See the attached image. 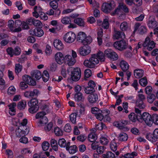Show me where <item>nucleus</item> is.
<instances>
[{"instance_id":"obj_1","label":"nucleus","mask_w":158,"mask_h":158,"mask_svg":"<svg viewBox=\"0 0 158 158\" xmlns=\"http://www.w3.org/2000/svg\"><path fill=\"white\" fill-rule=\"evenodd\" d=\"M71 71V78L74 81H77L80 79L81 77V70L79 68L77 67L74 68L69 67L67 69V71Z\"/></svg>"},{"instance_id":"obj_2","label":"nucleus","mask_w":158,"mask_h":158,"mask_svg":"<svg viewBox=\"0 0 158 158\" xmlns=\"http://www.w3.org/2000/svg\"><path fill=\"white\" fill-rule=\"evenodd\" d=\"M127 44L124 40H121L114 42L113 44L114 47L117 49L122 51L126 49L127 47Z\"/></svg>"},{"instance_id":"obj_3","label":"nucleus","mask_w":158,"mask_h":158,"mask_svg":"<svg viewBox=\"0 0 158 158\" xmlns=\"http://www.w3.org/2000/svg\"><path fill=\"white\" fill-rule=\"evenodd\" d=\"M143 45L144 48H147L148 50L151 51L155 47V43L153 41H151L149 37H147Z\"/></svg>"},{"instance_id":"obj_4","label":"nucleus","mask_w":158,"mask_h":158,"mask_svg":"<svg viewBox=\"0 0 158 158\" xmlns=\"http://www.w3.org/2000/svg\"><path fill=\"white\" fill-rule=\"evenodd\" d=\"M104 55L108 58L113 60H115L118 59L117 54L110 49H107L104 51Z\"/></svg>"},{"instance_id":"obj_5","label":"nucleus","mask_w":158,"mask_h":158,"mask_svg":"<svg viewBox=\"0 0 158 158\" xmlns=\"http://www.w3.org/2000/svg\"><path fill=\"white\" fill-rule=\"evenodd\" d=\"M76 38L75 34L72 32H69L65 34L64 39L65 42L68 43L73 42Z\"/></svg>"},{"instance_id":"obj_6","label":"nucleus","mask_w":158,"mask_h":158,"mask_svg":"<svg viewBox=\"0 0 158 158\" xmlns=\"http://www.w3.org/2000/svg\"><path fill=\"white\" fill-rule=\"evenodd\" d=\"M142 119V122H139L142 123L144 121L145 123L149 126L152 124V119L151 116L148 113L145 112L143 113L140 117Z\"/></svg>"},{"instance_id":"obj_7","label":"nucleus","mask_w":158,"mask_h":158,"mask_svg":"<svg viewBox=\"0 0 158 158\" xmlns=\"http://www.w3.org/2000/svg\"><path fill=\"white\" fill-rule=\"evenodd\" d=\"M29 32L31 35L37 37H41L44 34L43 30L40 28H36L34 29H31L29 31Z\"/></svg>"},{"instance_id":"obj_8","label":"nucleus","mask_w":158,"mask_h":158,"mask_svg":"<svg viewBox=\"0 0 158 158\" xmlns=\"http://www.w3.org/2000/svg\"><path fill=\"white\" fill-rule=\"evenodd\" d=\"M92 113L95 115L96 118L101 121L104 118V116L102 114V111L97 107H94L91 108Z\"/></svg>"},{"instance_id":"obj_9","label":"nucleus","mask_w":158,"mask_h":158,"mask_svg":"<svg viewBox=\"0 0 158 158\" xmlns=\"http://www.w3.org/2000/svg\"><path fill=\"white\" fill-rule=\"evenodd\" d=\"M146 138L152 142L156 141L158 138V128L156 129L154 131L152 134H148L146 136Z\"/></svg>"},{"instance_id":"obj_10","label":"nucleus","mask_w":158,"mask_h":158,"mask_svg":"<svg viewBox=\"0 0 158 158\" xmlns=\"http://www.w3.org/2000/svg\"><path fill=\"white\" fill-rule=\"evenodd\" d=\"M113 9L111 2H105L102 6V10L104 12L107 13H109Z\"/></svg>"},{"instance_id":"obj_11","label":"nucleus","mask_w":158,"mask_h":158,"mask_svg":"<svg viewBox=\"0 0 158 158\" xmlns=\"http://www.w3.org/2000/svg\"><path fill=\"white\" fill-rule=\"evenodd\" d=\"M90 48L88 45L81 47L79 49L78 52L81 56H85L90 52Z\"/></svg>"},{"instance_id":"obj_12","label":"nucleus","mask_w":158,"mask_h":158,"mask_svg":"<svg viewBox=\"0 0 158 158\" xmlns=\"http://www.w3.org/2000/svg\"><path fill=\"white\" fill-rule=\"evenodd\" d=\"M23 79L24 81L30 85L34 86L36 85L35 81L29 76L25 75L23 77Z\"/></svg>"},{"instance_id":"obj_13","label":"nucleus","mask_w":158,"mask_h":158,"mask_svg":"<svg viewBox=\"0 0 158 158\" xmlns=\"http://www.w3.org/2000/svg\"><path fill=\"white\" fill-rule=\"evenodd\" d=\"M55 59L56 62L59 64H61L64 61L65 57L60 52H57L55 55Z\"/></svg>"},{"instance_id":"obj_14","label":"nucleus","mask_w":158,"mask_h":158,"mask_svg":"<svg viewBox=\"0 0 158 158\" xmlns=\"http://www.w3.org/2000/svg\"><path fill=\"white\" fill-rule=\"evenodd\" d=\"M66 149L68 151L70 154H74L77 151V146L76 145H73L70 146V142H68V144Z\"/></svg>"},{"instance_id":"obj_15","label":"nucleus","mask_w":158,"mask_h":158,"mask_svg":"<svg viewBox=\"0 0 158 158\" xmlns=\"http://www.w3.org/2000/svg\"><path fill=\"white\" fill-rule=\"evenodd\" d=\"M87 99L89 102L90 103H96L98 99V97L96 93H93L89 95Z\"/></svg>"},{"instance_id":"obj_16","label":"nucleus","mask_w":158,"mask_h":158,"mask_svg":"<svg viewBox=\"0 0 158 158\" xmlns=\"http://www.w3.org/2000/svg\"><path fill=\"white\" fill-rule=\"evenodd\" d=\"M128 123L126 120H121L119 121H117L114 123V125L118 128L120 129H123Z\"/></svg>"},{"instance_id":"obj_17","label":"nucleus","mask_w":158,"mask_h":158,"mask_svg":"<svg viewBox=\"0 0 158 158\" xmlns=\"http://www.w3.org/2000/svg\"><path fill=\"white\" fill-rule=\"evenodd\" d=\"M64 60L67 62L69 66L73 65L76 62L75 59L72 58L71 55H67L65 56Z\"/></svg>"},{"instance_id":"obj_18","label":"nucleus","mask_w":158,"mask_h":158,"mask_svg":"<svg viewBox=\"0 0 158 158\" xmlns=\"http://www.w3.org/2000/svg\"><path fill=\"white\" fill-rule=\"evenodd\" d=\"M114 39H123L125 37V35L124 32L114 30V34L113 35Z\"/></svg>"},{"instance_id":"obj_19","label":"nucleus","mask_w":158,"mask_h":158,"mask_svg":"<svg viewBox=\"0 0 158 158\" xmlns=\"http://www.w3.org/2000/svg\"><path fill=\"white\" fill-rule=\"evenodd\" d=\"M53 45L54 47L58 50H61L63 49L64 45L61 41L57 39L54 40Z\"/></svg>"},{"instance_id":"obj_20","label":"nucleus","mask_w":158,"mask_h":158,"mask_svg":"<svg viewBox=\"0 0 158 158\" xmlns=\"http://www.w3.org/2000/svg\"><path fill=\"white\" fill-rule=\"evenodd\" d=\"M31 75L33 78L36 80H39L42 77L41 73L38 70L32 71L31 72Z\"/></svg>"},{"instance_id":"obj_21","label":"nucleus","mask_w":158,"mask_h":158,"mask_svg":"<svg viewBox=\"0 0 158 158\" xmlns=\"http://www.w3.org/2000/svg\"><path fill=\"white\" fill-rule=\"evenodd\" d=\"M73 22L75 23L81 27H84L85 25V23L84 19L80 18H77L74 19Z\"/></svg>"},{"instance_id":"obj_22","label":"nucleus","mask_w":158,"mask_h":158,"mask_svg":"<svg viewBox=\"0 0 158 158\" xmlns=\"http://www.w3.org/2000/svg\"><path fill=\"white\" fill-rule=\"evenodd\" d=\"M120 66L123 72L127 71L129 68V65L124 60H122L120 63Z\"/></svg>"},{"instance_id":"obj_23","label":"nucleus","mask_w":158,"mask_h":158,"mask_svg":"<svg viewBox=\"0 0 158 158\" xmlns=\"http://www.w3.org/2000/svg\"><path fill=\"white\" fill-rule=\"evenodd\" d=\"M74 99L76 102H83L85 100V97L81 93H76L74 95Z\"/></svg>"},{"instance_id":"obj_24","label":"nucleus","mask_w":158,"mask_h":158,"mask_svg":"<svg viewBox=\"0 0 158 158\" xmlns=\"http://www.w3.org/2000/svg\"><path fill=\"white\" fill-rule=\"evenodd\" d=\"M144 71L142 69H136L134 71V75L137 78H139L143 76Z\"/></svg>"},{"instance_id":"obj_25","label":"nucleus","mask_w":158,"mask_h":158,"mask_svg":"<svg viewBox=\"0 0 158 158\" xmlns=\"http://www.w3.org/2000/svg\"><path fill=\"white\" fill-rule=\"evenodd\" d=\"M16 106V104L15 102H13L8 106L10 110L9 113L11 115L13 116L15 114V108Z\"/></svg>"},{"instance_id":"obj_26","label":"nucleus","mask_w":158,"mask_h":158,"mask_svg":"<svg viewBox=\"0 0 158 158\" xmlns=\"http://www.w3.org/2000/svg\"><path fill=\"white\" fill-rule=\"evenodd\" d=\"M128 118L130 120L133 122H135L137 120L139 122V118L138 116L134 113H131L128 115Z\"/></svg>"},{"instance_id":"obj_27","label":"nucleus","mask_w":158,"mask_h":158,"mask_svg":"<svg viewBox=\"0 0 158 158\" xmlns=\"http://www.w3.org/2000/svg\"><path fill=\"white\" fill-rule=\"evenodd\" d=\"M120 29L122 31H126L130 29L128 24L126 22H122L120 26Z\"/></svg>"},{"instance_id":"obj_28","label":"nucleus","mask_w":158,"mask_h":158,"mask_svg":"<svg viewBox=\"0 0 158 158\" xmlns=\"http://www.w3.org/2000/svg\"><path fill=\"white\" fill-rule=\"evenodd\" d=\"M86 37V35L85 33L83 32H80L77 36V40L82 43Z\"/></svg>"},{"instance_id":"obj_29","label":"nucleus","mask_w":158,"mask_h":158,"mask_svg":"<svg viewBox=\"0 0 158 158\" xmlns=\"http://www.w3.org/2000/svg\"><path fill=\"white\" fill-rule=\"evenodd\" d=\"M118 140L120 141H126L128 138V135L126 133L124 132L120 133L118 137Z\"/></svg>"},{"instance_id":"obj_30","label":"nucleus","mask_w":158,"mask_h":158,"mask_svg":"<svg viewBox=\"0 0 158 158\" xmlns=\"http://www.w3.org/2000/svg\"><path fill=\"white\" fill-rule=\"evenodd\" d=\"M58 144L61 148H65L67 147L68 142L67 143L66 140L64 138L60 139L58 140Z\"/></svg>"},{"instance_id":"obj_31","label":"nucleus","mask_w":158,"mask_h":158,"mask_svg":"<svg viewBox=\"0 0 158 158\" xmlns=\"http://www.w3.org/2000/svg\"><path fill=\"white\" fill-rule=\"evenodd\" d=\"M27 103L25 100H23L19 102L17 107L20 110L24 109L26 107Z\"/></svg>"},{"instance_id":"obj_32","label":"nucleus","mask_w":158,"mask_h":158,"mask_svg":"<svg viewBox=\"0 0 158 158\" xmlns=\"http://www.w3.org/2000/svg\"><path fill=\"white\" fill-rule=\"evenodd\" d=\"M48 122V119L46 117H43L41 118L37 123V125L39 127L44 126Z\"/></svg>"},{"instance_id":"obj_33","label":"nucleus","mask_w":158,"mask_h":158,"mask_svg":"<svg viewBox=\"0 0 158 158\" xmlns=\"http://www.w3.org/2000/svg\"><path fill=\"white\" fill-rule=\"evenodd\" d=\"M23 127V126H19L16 129L15 132L17 136L20 137L23 135H24V133L23 131V130L24 129Z\"/></svg>"},{"instance_id":"obj_34","label":"nucleus","mask_w":158,"mask_h":158,"mask_svg":"<svg viewBox=\"0 0 158 158\" xmlns=\"http://www.w3.org/2000/svg\"><path fill=\"white\" fill-rule=\"evenodd\" d=\"M51 146L53 150L56 151L58 150V145L57 141L54 139H52L50 140Z\"/></svg>"},{"instance_id":"obj_35","label":"nucleus","mask_w":158,"mask_h":158,"mask_svg":"<svg viewBox=\"0 0 158 158\" xmlns=\"http://www.w3.org/2000/svg\"><path fill=\"white\" fill-rule=\"evenodd\" d=\"M95 66V65L99 63V60L97 58V56L95 54H93L89 59Z\"/></svg>"},{"instance_id":"obj_36","label":"nucleus","mask_w":158,"mask_h":158,"mask_svg":"<svg viewBox=\"0 0 158 158\" xmlns=\"http://www.w3.org/2000/svg\"><path fill=\"white\" fill-rule=\"evenodd\" d=\"M110 147L111 149L113 151H115L117 149V144L115 140H113L110 143Z\"/></svg>"},{"instance_id":"obj_37","label":"nucleus","mask_w":158,"mask_h":158,"mask_svg":"<svg viewBox=\"0 0 158 158\" xmlns=\"http://www.w3.org/2000/svg\"><path fill=\"white\" fill-rule=\"evenodd\" d=\"M84 64L89 68H93L95 66L89 59L85 60L84 62Z\"/></svg>"},{"instance_id":"obj_38","label":"nucleus","mask_w":158,"mask_h":158,"mask_svg":"<svg viewBox=\"0 0 158 158\" xmlns=\"http://www.w3.org/2000/svg\"><path fill=\"white\" fill-rule=\"evenodd\" d=\"M84 91L86 94H90L94 93L95 89L93 88L90 87L89 86H87L85 88Z\"/></svg>"},{"instance_id":"obj_39","label":"nucleus","mask_w":158,"mask_h":158,"mask_svg":"<svg viewBox=\"0 0 158 158\" xmlns=\"http://www.w3.org/2000/svg\"><path fill=\"white\" fill-rule=\"evenodd\" d=\"M15 71L16 74L18 75L20 73L23 68V67L19 63L17 64H15Z\"/></svg>"},{"instance_id":"obj_40","label":"nucleus","mask_w":158,"mask_h":158,"mask_svg":"<svg viewBox=\"0 0 158 158\" xmlns=\"http://www.w3.org/2000/svg\"><path fill=\"white\" fill-rule=\"evenodd\" d=\"M59 0H53L51 1L49 3L50 7L54 10L57 9L58 7V3L57 2Z\"/></svg>"},{"instance_id":"obj_41","label":"nucleus","mask_w":158,"mask_h":158,"mask_svg":"<svg viewBox=\"0 0 158 158\" xmlns=\"http://www.w3.org/2000/svg\"><path fill=\"white\" fill-rule=\"evenodd\" d=\"M62 23L65 24H68L71 22V20L70 17L68 16L63 17L61 20Z\"/></svg>"},{"instance_id":"obj_42","label":"nucleus","mask_w":158,"mask_h":158,"mask_svg":"<svg viewBox=\"0 0 158 158\" xmlns=\"http://www.w3.org/2000/svg\"><path fill=\"white\" fill-rule=\"evenodd\" d=\"M155 99V96L153 94H149L147 98L148 102L150 103H152Z\"/></svg>"},{"instance_id":"obj_43","label":"nucleus","mask_w":158,"mask_h":158,"mask_svg":"<svg viewBox=\"0 0 158 158\" xmlns=\"http://www.w3.org/2000/svg\"><path fill=\"white\" fill-rule=\"evenodd\" d=\"M157 25V23L154 20H149L148 23V26L150 28H154Z\"/></svg>"},{"instance_id":"obj_44","label":"nucleus","mask_w":158,"mask_h":158,"mask_svg":"<svg viewBox=\"0 0 158 158\" xmlns=\"http://www.w3.org/2000/svg\"><path fill=\"white\" fill-rule=\"evenodd\" d=\"M38 101L35 98H34L31 99L30 102L28 103V105L29 106H38Z\"/></svg>"},{"instance_id":"obj_45","label":"nucleus","mask_w":158,"mask_h":158,"mask_svg":"<svg viewBox=\"0 0 158 158\" xmlns=\"http://www.w3.org/2000/svg\"><path fill=\"white\" fill-rule=\"evenodd\" d=\"M103 158H114L115 156L114 153L111 152H108L106 154L102 155Z\"/></svg>"},{"instance_id":"obj_46","label":"nucleus","mask_w":158,"mask_h":158,"mask_svg":"<svg viewBox=\"0 0 158 158\" xmlns=\"http://www.w3.org/2000/svg\"><path fill=\"white\" fill-rule=\"evenodd\" d=\"M88 139L89 141L93 142L96 139V135L94 133H91L89 135Z\"/></svg>"},{"instance_id":"obj_47","label":"nucleus","mask_w":158,"mask_h":158,"mask_svg":"<svg viewBox=\"0 0 158 158\" xmlns=\"http://www.w3.org/2000/svg\"><path fill=\"white\" fill-rule=\"evenodd\" d=\"M136 106L140 109H143L145 105L142 101H139V100H137L136 102Z\"/></svg>"},{"instance_id":"obj_48","label":"nucleus","mask_w":158,"mask_h":158,"mask_svg":"<svg viewBox=\"0 0 158 158\" xmlns=\"http://www.w3.org/2000/svg\"><path fill=\"white\" fill-rule=\"evenodd\" d=\"M30 108L28 109L29 112L31 114H33L36 113L39 110V106H30Z\"/></svg>"},{"instance_id":"obj_49","label":"nucleus","mask_w":158,"mask_h":158,"mask_svg":"<svg viewBox=\"0 0 158 158\" xmlns=\"http://www.w3.org/2000/svg\"><path fill=\"white\" fill-rule=\"evenodd\" d=\"M139 84L142 86L145 87L148 84V81L146 77H144L139 80Z\"/></svg>"},{"instance_id":"obj_50","label":"nucleus","mask_w":158,"mask_h":158,"mask_svg":"<svg viewBox=\"0 0 158 158\" xmlns=\"http://www.w3.org/2000/svg\"><path fill=\"white\" fill-rule=\"evenodd\" d=\"M96 55L97 56V58L101 61H104L105 60V56L102 52L99 51Z\"/></svg>"},{"instance_id":"obj_51","label":"nucleus","mask_w":158,"mask_h":158,"mask_svg":"<svg viewBox=\"0 0 158 158\" xmlns=\"http://www.w3.org/2000/svg\"><path fill=\"white\" fill-rule=\"evenodd\" d=\"M54 132L56 136H60L63 134L62 131L58 127H56L55 128Z\"/></svg>"},{"instance_id":"obj_52","label":"nucleus","mask_w":158,"mask_h":158,"mask_svg":"<svg viewBox=\"0 0 158 158\" xmlns=\"http://www.w3.org/2000/svg\"><path fill=\"white\" fill-rule=\"evenodd\" d=\"M152 123L153 122L155 124L158 125V115L156 114H153L152 116Z\"/></svg>"},{"instance_id":"obj_53","label":"nucleus","mask_w":158,"mask_h":158,"mask_svg":"<svg viewBox=\"0 0 158 158\" xmlns=\"http://www.w3.org/2000/svg\"><path fill=\"white\" fill-rule=\"evenodd\" d=\"M52 50L51 46L48 44L47 45L45 49V53L46 55H50L52 54Z\"/></svg>"},{"instance_id":"obj_54","label":"nucleus","mask_w":158,"mask_h":158,"mask_svg":"<svg viewBox=\"0 0 158 158\" xmlns=\"http://www.w3.org/2000/svg\"><path fill=\"white\" fill-rule=\"evenodd\" d=\"M33 24L36 27H42L43 24L42 23L40 20L34 19Z\"/></svg>"},{"instance_id":"obj_55","label":"nucleus","mask_w":158,"mask_h":158,"mask_svg":"<svg viewBox=\"0 0 158 158\" xmlns=\"http://www.w3.org/2000/svg\"><path fill=\"white\" fill-rule=\"evenodd\" d=\"M49 143L47 141L43 142L42 144L43 149L44 151L48 150L49 147Z\"/></svg>"},{"instance_id":"obj_56","label":"nucleus","mask_w":158,"mask_h":158,"mask_svg":"<svg viewBox=\"0 0 158 158\" xmlns=\"http://www.w3.org/2000/svg\"><path fill=\"white\" fill-rule=\"evenodd\" d=\"M16 89L14 86H10L8 89V94L9 95H13L15 94Z\"/></svg>"},{"instance_id":"obj_57","label":"nucleus","mask_w":158,"mask_h":158,"mask_svg":"<svg viewBox=\"0 0 158 158\" xmlns=\"http://www.w3.org/2000/svg\"><path fill=\"white\" fill-rule=\"evenodd\" d=\"M92 41V39L91 37L90 36H86L82 43L84 45H86L90 43Z\"/></svg>"},{"instance_id":"obj_58","label":"nucleus","mask_w":158,"mask_h":158,"mask_svg":"<svg viewBox=\"0 0 158 158\" xmlns=\"http://www.w3.org/2000/svg\"><path fill=\"white\" fill-rule=\"evenodd\" d=\"M77 115L76 113H73L70 115V120L73 123H75L76 122Z\"/></svg>"},{"instance_id":"obj_59","label":"nucleus","mask_w":158,"mask_h":158,"mask_svg":"<svg viewBox=\"0 0 158 158\" xmlns=\"http://www.w3.org/2000/svg\"><path fill=\"white\" fill-rule=\"evenodd\" d=\"M27 60V58L25 55H22L21 57L19 58L18 60V62L20 63H23L25 61Z\"/></svg>"},{"instance_id":"obj_60","label":"nucleus","mask_w":158,"mask_h":158,"mask_svg":"<svg viewBox=\"0 0 158 158\" xmlns=\"http://www.w3.org/2000/svg\"><path fill=\"white\" fill-rule=\"evenodd\" d=\"M100 143L102 144L106 145L108 142V139L105 137L102 136L100 138Z\"/></svg>"},{"instance_id":"obj_61","label":"nucleus","mask_w":158,"mask_h":158,"mask_svg":"<svg viewBox=\"0 0 158 158\" xmlns=\"http://www.w3.org/2000/svg\"><path fill=\"white\" fill-rule=\"evenodd\" d=\"M46 114L45 112L43 111L38 113L36 115V118H42L43 117H45L44 116Z\"/></svg>"},{"instance_id":"obj_62","label":"nucleus","mask_w":158,"mask_h":158,"mask_svg":"<svg viewBox=\"0 0 158 158\" xmlns=\"http://www.w3.org/2000/svg\"><path fill=\"white\" fill-rule=\"evenodd\" d=\"M109 23L107 19H104L102 24V27L105 29H107L109 27Z\"/></svg>"},{"instance_id":"obj_63","label":"nucleus","mask_w":158,"mask_h":158,"mask_svg":"<svg viewBox=\"0 0 158 158\" xmlns=\"http://www.w3.org/2000/svg\"><path fill=\"white\" fill-rule=\"evenodd\" d=\"M14 51V55L15 56L19 55L21 52V50L20 48L18 47L15 48Z\"/></svg>"},{"instance_id":"obj_64","label":"nucleus","mask_w":158,"mask_h":158,"mask_svg":"<svg viewBox=\"0 0 158 158\" xmlns=\"http://www.w3.org/2000/svg\"><path fill=\"white\" fill-rule=\"evenodd\" d=\"M139 34L143 35L146 32L147 29L145 27L141 26L139 28Z\"/></svg>"}]
</instances>
